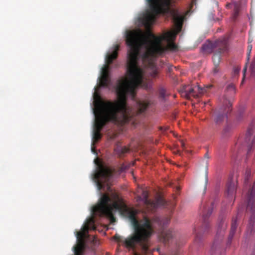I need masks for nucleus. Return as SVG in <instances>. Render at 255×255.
I'll use <instances>...</instances> for the list:
<instances>
[{
	"label": "nucleus",
	"instance_id": "obj_1",
	"mask_svg": "<svg viewBox=\"0 0 255 255\" xmlns=\"http://www.w3.org/2000/svg\"><path fill=\"white\" fill-rule=\"evenodd\" d=\"M175 26L174 31H168L156 36L150 30L145 34L140 29L128 31L126 43L129 47L128 52L127 76L121 79L134 91L138 87L148 90L150 85L144 81V71L138 64L140 58L143 64L152 70L150 75L155 78L158 72L155 64L156 56L167 50L176 51L177 46L173 42L182 28L184 16L178 11L172 12Z\"/></svg>",
	"mask_w": 255,
	"mask_h": 255
},
{
	"label": "nucleus",
	"instance_id": "obj_2",
	"mask_svg": "<svg viewBox=\"0 0 255 255\" xmlns=\"http://www.w3.org/2000/svg\"><path fill=\"white\" fill-rule=\"evenodd\" d=\"M118 210L128 217L134 229V234L126 239L123 240L118 235H116L114 239L118 242L123 243L128 248L135 250V244H139L141 247L142 252L146 254L148 251V241L154 232V224H157L159 227H163L166 226L170 219L165 218L161 219L155 217L149 219L144 217L142 220H138L136 218L137 213L136 210L130 209L125 205H122L116 202H113L107 194H104L100 198L98 204L92 208V213L100 217H106L111 223L116 221L113 211Z\"/></svg>",
	"mask_w": 255,
	"mask_h": 255
},
{
	"label": "nucleus",
	"instance_id": "obj_3",
	"mask_svg": "<svg viewBox=\"0 0 255 255\" xmlns=\"http://www.w3.org/2000/svg\"><path fill=\"white\" fill-rule=\"evenodd\" d=\"M116 91L118 100L103 101L97 96L98 98L94 102L95 123L93 138L95 141L101 138V130L108 122L123 126L134 118L135 113L128 106L127 101L128 96L134 99L136 91L121 79L118 81Z\"/></svg>",
	"mask_w": 255,
	"mask_h": 255
},
{
	"label": "nucleus",
	"instance_id": "obj_4",
	"mask_svg": "<svg viewBox=\"0 0 255 255\" xmlns=\"http://www.w3.org/2000/svg\"><path fill=\"white\" fill-rule=\"evenodd\" d=\"M89 230H96L95 221L93 218L87 220L86 223L82 227L81 231L76 232L77 244L73 247L75 255H83L85 249V240L89 237L87 234Z\"/></svg>",
	"mask_w": 255,
	"mask_h": 255
},
{
	"label": "nucleus",
	"instance_id": "obj_5",
	"mask_svg": "<svg viewBox=\"0 0 255 255\" xmlns=\"http://www.w3.org/2000/svg\"><path fill=\"white\" fill-rule=\"evenodd\" d=\"M149 4L150 10L147 11L141 18V21L144 26L149 29L154 22L156 17L164 12L161 0H147Z\"/></svg>",
	"mask_w": 255,
	"mask_h": 255
},
{
	"label": "nucleus",
	"instance_id": "obj_6",
	"mask_svg": "<svg viewBox=\"0 0 255 255\" xmlns=\"http://www.w3.org/2000/svg\"><path fill=\"white\" fill-rule=\"evenodd\" d=\"M120 46L116 44L114 46L112 53H107L105 61V64L102 68L101 72V76L100 78L99 87H108L110 83V78L109 76V70L110 69V64H111L114 60L116 59L118 55V51L119 50Z\"/></svg>",
	"mask_w": 255,
	"mask_h": 255
},
{
	"label": "nucleus",
	"instance_id": "obj_7",
	"mask_svg": "<svg viewBox=\"0 0 255 255\" xmlns=\"http://www.w3.org/2000/svg\"><path fill=\"white\" fill-rule=\"evenodd\" d=\"M116 172L115 169L112 170L108 167L100 164L97 171L93 175L99 190L104 189L106 185H108V182L114 173Z\"/></svg>",
	"mask_w": 255,
	"mask_h": 255
},
{
	"label": "nucleus",
	"instance_id": "obj_8",
	"mask_svg": "<svg viewBox=\"0 0 255 255\" xmlns=\"http://www.w3.org/2000/svg\"><path fill=\"white\" fill-rule=\"evenodd\" d=\"M214 202H211L204 205L203 210V222L201 226L196 233V242L200 241L201 237L207 234L210 228L209 218L212 213Z\"/></svg>",
	"mask_w": 255,
	"mask_h": 255
},
{
	"label": "nucleus",
	"instance_id": "obj_9",
	"mask_svg": "<svg viewBox=\"0 0 255 255\" xmlns=\"http://www.w3.org/2000/svg\"><path fill=\"white\" fill-rule=\"evenodd\" d=\"M229 45L228 39L226 37H221L214 42L207 41L202 46V50L206 53L214 52L219 49V52L229 51Z\"/></svg>",
	"mask_w": 255,
	"mask_h": 255
},
{
	"label": "nucleus",
	"instance_id": "obj_10",
	"mask_svg": "<svg viewBox=\"0 0 255 255\" xmlns=\"http://www.w3.org/2000/svg\"><path fill=\"white\" fill-rule=\"evenodd\" d=\"M248 204L247 210L248 212H251V216L249 220V230L250 229V234L254 232V223L255 221V183H254L251 188L249 189L247 196Z\"/></svg>",
	"mask_w": 255,
	"mask_h": 255
},
{
	"label": "nucleus",
	"instance_id": "obj_11",
	"mask_svg": "<svg viewBox=\"0 0 255 255\" xmlns=\"http://www.w3.org/2000/svg\"><path fill=\"white\" fill-rule=\"evenodd\" d=\"M140 198L143 201L145 208L150 211L152 212L160 207L166 208L167 206V203L160 196H158L155 200H149L148 193L145 190L142 191V197Z\"/></svg>",
	"mask_w": 255,
	"mask_h": 255
},
{
	"label": "nucleus",
	"instance_id": "obj_12",
	"mask_svg": "<svg viewBox=\"0 0 255 255\" xmlns=\"http://www.w3.org/2000/svg\"><path fill=\"white\" fill-rule=\"evenodd\" d=\"M213 87L211 84H208L204 88H201L199 85L192 87L189 85L185 86L183 88L182 95L187 99L198 98L201 95L207 93Z\"/></svg>",
	"mask_w": 255,
	"mask_h": 255
},
{
	"label": "nucleus",
	"instance_id": "obj_13",
	"mask_svg": "<svg viewBox=\"0 0 255 255\" xmlns=\"http://www.w3.org/2000/svg\"><path fill=\"white\" fill-rule=\"evenodd\" d=\"M227 226V223L225 220H222L219 223L216 236L210 251L211 255H214V254H219L220 252V242L222 240Z\"/></svg>",
	"mask_w": 255,
	"mask_h": 255
},
{
	"label": "nucleus",
	"instance_id": "obj_14",
	"mask_svg": "<svg viewBox=\"0 0 255 255\" xmlns=\"http://www.w3.org/2000/svg\"><path fill=\"white\" fill-rule=\"evenodd\" d=\"M253 127L248 128L245 137L244 145L247 146V155H249L251 151H255V135H253Z\"/></svg>",
	"mask_w": 255,
	"mask_h": 255
},
{
	"label": "nucleus",
	"instance_id": "obj_15",
	"mask_svg": "<svg viewBox=\"0 0 255 255\" xmlns=\"http://www.w3.org/2000/svg\"><path fill=\"white\" fill-rule=\"evenodd\" d=\"M236 93L235 86L233 84H230L226 88L224 99L223 103L224 106L231 108L232 104L229 99L233 97Z\"/></svg>",
	"mask_w": 255,
	"mask_h": 255
},
{
	"label": "nucleus",
	"instance_id": "obj_16",
	"mask_svg": "<svg viewBox=\"0 0 255 255\" xmlns=\"http://www.w3.org/2000/svg\"><path fill=\"white\" fill-rule=\"evenodd\" d=\"M231 111V108L224 106L220 108L218 111H216L214 115V121L217 124H220L222 123L227 118V114Z\"/></svg>",
	"mask_w": 255,
	"mask_h": 255
},
{
	"label": "nucleus",
	"instance_id": "obj_17",
	"mask_svg": "<svg viewBox=\"0 0 255 255\" xmlns=\"http://www.w3.org/2000/svg\"><path fill=\"white\" fill-rule=\"evenodd\" d=\"M238 217H233L232 221L231 228L229 235L228 241L227 243V246H230L231 244L232 239L236 232V229L238 226L237 225Z\"/></svg>",
	"mask_w": 255,
	"mask_h": 255
},
{
	"label": "nucleus",
	"instance_id": "obj_18",
	"mask_svg": "<svg viewBox=\"0 0 255 255\" xmlns=\"http://www.w3.org/2000/svg\"><path fill=\"white\" fill-rule=\"evenodd\" d=\"M173 235L172 232L170 230H164L161 232L159 238L161 242L165 245L167 244L170 240L172 238Z\"/></svg>",
	"mask_w": 255,
	"mask_h": 255
},
{
	"label": "nucleus",
	"instance_id": "obj_19",
	"mask_svg": "<svg viewBox=\"0 0 255 255\" xmlns=\"http://www.w3.org/2000/svg\"><path fill=\"white\" fill-rule=\"evenodd\" d=\"M129 151V148L119 144H117L115 148V152L120 158L123 157L125 154L128 153Z\"/></svg>",
	"mask_w": 255,
	"mask_h": 255
},
{
	"label": "nucleus",
	"instance_id": "obj_20",
	"mask_svg": "<svg viewBox=\"0 0 255 255\" xmlns=\"http://www.w3.org/2000/svg\"><path fill=\"white\" fill-rule=\"evenodd\" d=\"M219 49L216 50L214 52L213 56V61L215 66H218L221 59L222 55L224 54L227 53L228 51L219 52Z\"/></svg>",
	"mask_w": 255,
	"mask_h": 255
},
{
	"label": "nucleus",
	"instance_id": "obj_21",
	"mask_svg": "<svg viewBox=\"0 0 255 255\" xmlns=\"http://www.w3.org/2000/svg\"><path fill=\"white\" fill-rule=\"evenodd\" d=\"M138 111L136 114H140L144 112L149 106V103L146 101H139L137 103Z\"/></svg>",
	"mask_w": 255,
	"mask_h": 255
},
{
	"label": "nucleus",
	"instance_id": "obj_22",
	"mask_svg": "<svg viewBox=\"0 0 255 255\" xmlns=\"http://www.w3.org/2000/svg\"><path fill=\"white\" fill-rule=\"evenodd\" d=\"M236 190V187L234 183L230 182L227 185V189L226 191V195L228 197H230L232 196Z\"/></svg>",
	"mask_w": 255,
	"mask_h": 255
},
{
	"label": "nucleus",
	"instance_id": "obj_23",
	"mask_svg": "<svg viewBox=\"0 0 255 255\" xmlns=\"http://www.w3.org/2000/svg\"><path fill=\"white\" fill-rule=\"evenodd\" d=\"M234 13H233V18L234 19H236L239 15L240 10V4L235 2H234Z\"/></svg>",
	"mask_w": 255,
	"mask_h": 255
},
{
	"label": "nucleus",
	"instance_id": "obj_24",
	"mask_svg": "<svg viewBox=\"0 0 255 255\" xmlns=\"http://www.w3.org/2000/svg\"><path fill=\"white\" fill-rule=\"evenodd\" d=\"M232 129V127L230 125H227L224 128L223 130L222 131V135L224 136H226L228 134L231 132Z\"/></svg>",
	"mask_w": 255,
	"mask_h": 255
},
{
	"label": "nucleus",
	"instance_id": "obj_25",
	"mask_svg": "<svg viewBox=\"0 0 255 255\" xmlns=\"http://www.w3.org/2000/svg\"><path fill=\"white\" fill-rule=\"evenodd\" d=\"M250 175H251V171H247L246 173V177H245V188H248V187L250 186V185H248Z\"/></svg>",
	"mask_w": 255,
	"mask_h": 255
},
{
	"label": "nucleus",
	"instance_id": "obj_26",
	"mask_svg": "<svg viewBox=\"0 0 255 255\" xmlns=\"http://www.w3.org/2000/svg\"><path fill=\"white\" fill-rule=\"evenodd\" d=\"M166 91L164 89L161 88L159 89V97L162 100H164L166 97Z\"/></svg>",
	"mask_w": 255,
	"mask_h": 255
},
{
	"label": "nucleus",
	"instance_id": "obj_27",
	"mask_svg": "<svg viewBox=\"0 0 255 255\" xmlns=\"http://www.w3.org/2000/svg\"><path fill=\"white\" fill-rule=\"evenodd\" d=\"M251 74L253 77H255V60L251 64L250 67Z\"/></svg>",
	"mask_w": 255,
	"mask_h": 255
},
{
	"label": "nucleus",
	"instance_id": "obj_28",
	"mask_svg": "<svg viewBox=\"0 0 255 255\" xmlns=\"http://www.w3.org/2000/svg\"><path fill=\"white\" fill-rule=\"evenodd\" d=\"M128 168V166L127 165H126L125 164H122L120 166V167L119 168L118 173L119 174H121L123 172H124Z\"/></svg>",
	"mask_w": 255,
	"mask_h": 255
},
{
	"label": "nucleus",
	"instance_id": "obj_29",
	"mask_svg": "<svg viewBox=\"0 0 255 255\" xmlns=\"http://www.w3.org/2000/svg\"><path fill=\"white\" fill-rule=\"evenodd\" d=\"M252 49V45H250V44L248 46V52H247L248 61H249V56L251 54Z\"/></svg>",
	"mask_w": 255,
	"mask_h": 255
},
{
	"label": "nucleus",
	"instance_id": "obj_30",
	"mask_svg": "<svg viewBox=\"0 0 255 255\" xmlns=\"http://www.w3.org/2000/svg\"><path fill=\"white\" fill-rule=\"evenodd\" d=\"M246 71H247V66L246 65L243 69V80H242L241 84H243V82L245 80Z\"/></svg>",
	"mask_w": 255,
	"mask_h": 255
},
{
	"label": "nucleus",
	"instance_id": "obj_31",
	"mask_svg": "<svg viewBox=\"0 0 255 255\" xmlns=\"http://www.w3.org/2000/svg\"><path fill=\"white\" fill-rule=\"evenodd\" d=\"M240 70V68L238 67H235L234 68V72L235 75H238Z\"/></svg>",
	"mask_w": 255,
	"mask_h": 255
},
{
	"label": "nucleus",
	"instance_id": "obj_32",
	"mask_svg": "<svg viewBox=\"0 0 255 255\" xmlns=\"http://www.w3.org/2000/svg\"><path fill=\"white\" fill-rule=\"evenodd\" d=\"M180 254V252L178 250H176L175 251L172 252L170 255H179Z\"/></svg>",
	"mask_w": 255,
	"mask_h": 255
},
{
	"label": "nucleus",
	"instance_id": "obj_33",
	"mask_svg": "<svg viewBox=\"0 0 255 255\" xmlns=\"http://www.w3.org/2000/svg\"><path fill=\"white\" fill-rule=\"evenodd\" d=\"M219 71V68H218V66H215L214 69H213V72L214 73H217Z\"/></svg>",
	"mask_w": 255,
	"mask_h": 255
},
{
	"label": "nucleus",
	"instance_id": "obj_34",
	"mask_svg": "<svg viewBox=\"0 0 255 255\" xmlns=\"http://www.w3.org/2000/svg\"><path fill=\"white\" fill-rule=\"evenodd\" d=\"M181 143L182 146L183 147L184 146V143L182 141H181Z\"/></svg>",
	"mask_w": 255,
	"mask_h": 255
},
{
	"label": "nucleus",
	"instance_id": "obj_35",
	"mask_svg": "<svg viewBox=\"0 0 255 255\" xmlns=\"http://www.w3.org/2000/svg\"><path fill=\"white\" fill-rule=\"evenodd\" d=\"M207 178L206 177V185H207Z\"/></svg>",
	"mask_w": 255,
	"mask_h": 255
},
{
	"label": "nucleus",
	"instance_id": "obj_36",
	"mask_svg": "<svg viewBox=\"0 0 255 255\" xmlns=\"http://www.w3.org/2000/svg\"><path fill=\"white\" fill-rule=\"evenodd\" d=\"M134 255H139V254H137V253H135L134 254Z\"/></svg>",
	"mask_w": 255,
	"mask_h": 255
},
{
	"label": "nucleus",
	"instance_id": "obj_37",
	"mask_svg": "<svg viewBox=\"0 0 255 255\" xmlns=\"http://www.w3.org/2000/svg\"><path fill=\"white\" fill-rule=\"evenodd\" d=\"M230 4H227V6H228Z\"/></svg>",
	"mask_w": 255,
	"mask_h": 255
}]
</instances>
